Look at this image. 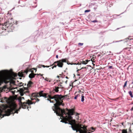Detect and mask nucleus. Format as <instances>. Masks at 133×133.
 <instances>
[{
	"mask_svg": "<svg viewBox=\"0 0 133 133\" xmlns=\"http://www.w3.org/2000/svg\"><path fill=\"white\" fill-rule=\"evenodd\" d=\"M32 83L31 81H29L28 83L27 84V86L28 87V88L30 87H31V85L32 84Z\"/></svg>",
	"mask_w": 133,
	"mask_h": 133,
	"instance_id": "9b49d317",
	"label": "nucleus"
},
{
	"mask_svg": "<svg viewBox=\"0 0 133 133\" xmlns=\"http://www.w3.org/2000/svg\"><path fill=\"white\" fill-rule=\"evenodd\" d=\"M129 94L130 95V97L131 98L133 97V95L132 94V92L131 91H130L129 92H128Z\"/></svg>",
	"mask_w": 133,
	"mask_h": 133,
	"instance_id": "ddd939ff",
	"label": "nucleus"
},
{
	"mask_svg": "<svg viewBox=\"0 0 133 133\" xmlns=\"http://www.w3.org/2000/svg\"><path fill=\"white\" fill-rule=\"evenodd\" d=\"M74 64H76V63H74Z\"/></svg>",
	"mask_w": 133,
	"mask_h": 133,
	"instance_id": "a19ab883",
	"label": "nucleus"
},
{
	"mask_svg": "<svg viewBox=\"0 0 133 133\" xmlns=\"http://www.w3.org/2000/svg\"><path fill=\"white\" fill-rule=\"evenodd\" d=\"M56 57L57 58H58V56L57 55L56 56Z\"/></svg>",
	"mask_w": 133,
	"mask_h": 133,
	"instance_id": "2f4dec72",
	"label": "nucleus"
},
{
	"mask_svg": "<svg viewBox=\"0 0 133 133\" xmlns=\"http://www.w3.org/2000/svg\"><path fill=\"white\" fill-rule=\"evenodd\" d=\"M36 74H34V73H31L29 74V77L30 78H32L34 77L35 76Z\"/></svg>",
	"mask_w": 133,
	"mask_h": 133,
	"instance_id": "9d476101",
	"label": "nucleus"
},
{
	"mask_svg": "<svg viewBox=\"0 0 133 133\" xmlns=\"http://www.w3.org/2000/svg\"><path fill=\"white\" fill-rule=\"evenodd\" d=\"M42 78H43V79H45V78H44V77H43Z\"/></svg>",
	"mask_w": 133,
	"mask_h": 133,
	"instance_id": "c9c22d12",
	"label": "nucleus"
},
{
	"mask_svg": "<svg viewBox=\"0 0 133 133\" xmlns=\"http://www.w3.org/2000/svg\"><path fill=\"white\" fill-rule=\"evenodd\" d=\"M130 110L131 111L133 110V107Z\"/></svg>",
	"mask_w": 133,
	"mask_h": 133,
	"instance_id": "7c9ffc66",
	"label": "nucleus"
},
{
	"mask_svg": "<svg viewBox=\"0 0 133 133\" xmlns=\"http://www.w3.org/2000/svg\"><path fill=\"white\" fill-rule=\"evenodd\" d=\"M66 58L62 59L61 60L55 62L53 65H54V64L55 63H57V65L59 67L62 68V67L63 65V62H66Z\"/></svg>",
	"mask_w": 133,
	"mask_h": 133,
	"instance_id": "20e7f679",
	"label": "nucleus"
},
{
	"mask_svg": "<svg viewBox=\"0 0 133 133\" xmlns=\"http://www.w3.org/2000/svg\"><path fill=\"white\" fill-rule=\"evenodd\" d=\"M41 66V65H39L38 66V67L39 68H40Z\"/></svg>",
	"mask_w": 133,
	"mask_h": 133,
	"instance_id": "c85d7f7f",
	"label": "nucleus"
},
{
	"mask_svg": "<svg viewBox=\"0 0 133 133\" xmlns=\"http://www.w3.org/2000/svg\"><path fill=\"white\" fill-rule=\"evenodd\" d=\"M59 87H55V91L56 92H58L59 91L58 89H59Z\"/></svg>",
	"mask_w": 133,
	"mask_h": 133,
	"instance_id": "4468645a",
	"label": "nucleus"
},
{
	"mask_svg": "<svg viewBox=\"0 0 133 133\" xmlns=\"http://www.w3.org/2000/svg\"><path fill=\"white\" fill-rule=\"evenodd\" d=\"M41 96L44 97L45 98H47L48 100L50 101L51 103H54L55 102H56L54 104V106L52 108L53 110L56 114V113H58L60 109L58 106L61 105L63 106H64V104L62 103L63 98L61 95H55L52 97L48 94L44 93L43 91H42L39 93H33L32 94L31 97V100H32L35 99L36 100L35 102H32L28 99L26 102H24L22 103L21 101L22 99H24V97H21L18 99L20 108L23 109L27 108L28 110H29V105L33 103L35 104L36 102L39 101V99L37 98Z\"/></svg>",
	"mask_w": 133,
	"mask_h": 133,
	"instance_id": "f257e3e1",
	"label": "nucleus"
},
{
	"mask_svg": "<svg viewBox=\"0 0 133 133\" xmlns=\"http://www.w3.org/2000/svg\"><path fill=\"white\" fill-rule=\"evenodd\" d=\"M78 115V114H76V115Z\"/></svg>",
	"mask_w": 133,
	"mask_h": 133,
	"instance_id": "37998d69",
	"label": "nucleus"
},
{
	"mask_svg": "<svg viewBox=\"0 0 133 133\" xmlns=\"http://www.w3.org/2000/svg\"><path fill=\"white\" fill-rule=\"evenodd\" d=\"M78 95L75 96V97H74V99H76L77 98V96H78Z\"/></svg>",
	"mask_w": 133,
	"mask_h": 133,
	"instance_id": "bb28decb",
	"label": "nucleus"
},
{
	"mask_svg": "<svg viewBox=\"0 0 133 133\" xmlns=\"http://www.w3.org/2000/svg\"><path fill=\"white\" fill-rule=\"evenodd\" d=\"M122 133H127V131L126 130H122Z\"/></svg>",
	"mask_w": 133,
	"mask_h": 133,
	"instance_id": "aec40b11",
	"label": "nucleus"
},
{
	"mask_svg": "<svg viewBox=\"0 0 133 133\" xmlns=\"http://www.w3.org/2000/svg\"><path fill=\"white\" fill-rule=\"evenodd\" d=\"M127 81H126L125 82V83H124V85L123 86V88L125 87V86H126L127 84Z\"/></svg>",
	"mask_w": 133,
	"mask_h": 133,
	"instance_id": "412c9836",
	"label": "nucleus"
},
{
	"mask_svg": "<svg viewBox=\"0 0 133 133\" xmlns=\"http://www.w3.org/2000/svg\"><path fill=\"white\" fill-rule=\"evenodd\" d=\"M66 78H68V77H66Z\"/></svg>",
	"mask_w": 133,
	"mask_h": 133,
	"instance_id": "e433bc0d",
	"label": "nucleus"
},
{
	"mask_svg": "<svg viewBox=\"0 0 133 133\" xmlns=\"http://www.w3.org/2000/svg\"><path fill=\"white\" fill-rule=\"evenodd\" d=\"M6 89L7 88L5 86H4L2 87H0V93L5 92Z\"/></svg>",
	"mask_w": 133,
	"mask_h": 133,
	"instance_id": "6e6552de",
	"label": "nucleus"
},
{
	"mask_svg": "<svg viewBox=\"0 0 133 133\" xmlns=\"http://www.w3.org/2000/svg\"><path fill=\"white\" fill-rule=\"evenodd\" d=\"M17 76V75L16 74H15V75H14V76Z\"/></svg>",
	"mask_w": 133,
	"mask_h": 133,
	"instance_id": "72a5a7b5",
	"label": "nucleus"
},
{
	"mask_svg": "<svg viewBox=\"0 0 133 133\" xmlns=\"http://www.w3.org/2000/svg\"><path fill=\"white\" fill-rule=\"evenodd\" d=\"M59 77V76H57V77Z\"/></svg>",
	"mask_w": 133,
	"mask_h": 133,
	"instance_id": "58836bf2",
	"label": "nucleus"
},
{
	"mask_svg": "<svg viewBox=\"0 0 133 133\" xmlns=\"http://www.w3.org/2000/svg\"><path fill=\"white\" fill-rule=\"evenodd\" d=\"M90 10H86L85 11V12H90Z\"/></svg>",
	"mask_w": 133,
	"mask_h": 133,
	"instance_id": "5701e85b",
	"label": "nucleus"
},
{
	"mask_svg": "<svg viewBox=\"0 0 133 133\" xmlns=\"http://www.w3.org/2000/svg\"><path fill=\"white\" fill-rule=\"evenodd\" d=\"M130 40H131V39H130L129 38H127L125 39L124 40V41L125 42H127L129 41Z\"/></svg>",
	"mask_w": 133,
	"mask_h": 133,
	"instance_id": "dca6fc26",
	"label": "nucleus"
},
{
	"mask_svg": "<svg viewBox=\"0 0 133 133\" xmlns=\"http://www.w3.org/2000/svg\"><path fill=\"white\" fill-rule=\"evenodd\" d=\"M15 90H14V91H11L12 93L13 94V95H14L15 93L17 92V91L18 90H17V89H16L15 88Z\"/></svg>",
	"mask_w": 133,
	"mask_h": 133,
	"instance_id": "f8f14e48",
	"label": "nucleus"
},
{
	"mask_svg": "<svg viewBox=\"0 0 133 133\" xmlns=\"http://www.w3.org/2000/svg\"><path fill=\"white\" fill-rule=\"evenodd\" d=\"M29 71H31L32 72H33V71L31 70L30 69H29V70L28 69L27 70H26V71L25 72L27 74L28 73V72Z\"/></svg>",
	"mask_w": 133,
	"mask_h": 133,
	"instance_id": "6ab92c4d",
	"label": "nucleus"
},
{
	"mask_svg": "<svg viewBox=\"0 0 133 133\" xmlns=\"http://www.w3.org/2000/svg\"><path fill=\"white\" fill-rule=\"evenodd\" d=\"M9 72L7 70H2L0 71V85L3 82L7 83L8 80L10 79V76L9 75Z\"/></svg>",
	"mask_w": 133,
	"mask_h": 133,
	"instance_id": "7ed1b4c3",
	"label": "nucleus"
},
{
	"mask_svg": "<svg viewBox=\"0 0 133 133\" xmlns=\"http://www.w3.org/2000/svg\"><path fill=\"white\" fill-rule=\"evenodd\" d=\"M74 113L73 109L62 110L60 108L58 113H56V115L61 116L60 118L62 119L61 122L71 125V126L72 129L76 130V132L79 131V133H87L89 131L88 133H90L96 130V128L91 127L87 129V126L80 124H76L75 120L73 119L71 116L74 115Z\"/></svg>",
	"mask_w": 133,
	"mask_h": 133,
	"instance_id": "f03ea898",
	"label": "nucleus"
},
{
	"mask_svg": "<svg viewBox=\"0 0 133 133\" xmlns=\"http://www.w3.org/2000/svg\"><path fill=\"white\" fill-rule=\"evenodd\" d=\"M56 66H57V65H55L54 66H53V67H52V69H53V68L54 67H56Z\"/></svg>",
	"mask_w": 133,
	"mask_h": 133,
	"instance_id": "a878e982",
	"label": "nucleus"
},
{
	"mask_svg": "<svg viewBox=\"0 0 133 133\" xmlns=\"http://www.w3.org/2000/svg\"><path fill=\"white\" fill-rule=\"evenodd\" d=\"M122 125H123V123H122Z\"/></svg>",
	"mask_w": 133,
	"mask_h": 133,
	"instance_id": "4c0bfd02",
	"label": "nucleus"
},
{
	"mask_svg": "<svg viewBox=\"0 0 133 133\" xmlns=\"http://www.w3.org/2000/svg\"><path fill=\"white\" fill-rule=\"evenodd\" d=\"M42 66L44 68V67H49V66H45L44 65H43Z\"/></svg>",
	"mask_w": 133,
	"mask_h": 133,
	"instance_id": "393cba45",
	"label": "nucleus"
},
{
	"mask_svg": "<svg viewBox=\"0 0 133 133\" xmlns=\"http://www.w3.org/2000/svg\"><path fill=\"white\" fill-rule=\"evenodd\" d=\"M89 61L88 60H86L85 61H81L80 62L81 63L80 64H79L78 63L77 64H79L80 65L81 64H86Z\"/></svg>",
	"mask_w": 133,
	"mask_h": 133,
	"instance_id": "1a4fd4ad",
	"label": "nucleus"
},
{
	"mask_svg": "<svg viewBox=\"0 0 133 133\" xmlns=\"http://www.w3.org/2000/svg\"><path fill=\"white\" fill-rule=\"evenodd\" d=\"M32 69H34L35 70H36V69L35 68H33Z\"/></svg>",
	"mask_w": 133,
	"mask_h": 133,
	"instance_id": "f704fd0d",
	"label": "nucleus"
},
{
	"mask_svg": "<svg viewBox=\"0 0 133 133\" xmlns=\"http://www.w3.org/2000/svg\"><path fill=\"white\" fill-rule=\"evenodd\" d=\"M112 68V66H110L109 67V69H111Z\"/></svg>",
	"mask_w": 133,
	"mask_h": 133,
	"instance_id": "c756f323",
	"label": "nucleus"
},
{
	"mask_svg": "<svg viewBox=\"0 0 133 133\" xmlns=\"http://www.w3.org/2000/svg\"><path fill=\"white\" fill-rule=\"evenodd\" d=\"M83 68H81V69H83Z\"/></svg>",
	"mask_w": 133,
	"mask_h": 133,
	"instance_id": "79ce46f5",
	"label": "nucleus"
},
{
	"mask_svg": "<svg viewBox=\"0 0 133 133\" xmlns=\"http://www.w3.org/2000/svg\"><path fill=\"white\" fill-rule=\"evenodd\" d=\"M20 95L21 96H23V95L24 94H25L26 93H29V89L28 88L24 87L23 88L21 89H20Z\"/></svg>",
	"mask_w": 133,
	"mask_h": 133,
	"instance_id": "423d86ee",
	"label": "nucleus"
},
{
	"mask_svg": "<svg viewBox=\"0 0 133 133\" xmlns=\"http://www.w3.org/2000/svg\"><path fill=\"white\" fill-rule=\"evenodd\" d=\"M93 22H97V21L96 20H94L92 21Z\"/></svg>",
	"mask_w": 133,
	"mask_h": 133,
	"instance_id": "cd10ccee",
	"label": "nucleus"
},
{
	"mask_svg": "<svg viewBox=\"0 0 133 133\" xmlns=\"http://www.w3.org/2000/svg\"><path fill=\"white\" fill-rule=\"evenodd\" d=\"M78 44L80 46H82L83 44V43H78Z\"/></svg>",
	"mask_w": 133,
	"mask_h": 133,
	"instance_id": "4be33fe9",
	"label": "nucleus"
},
{
	"mask_svg": "<svg viewBox=\"0 0 133 133\" xmlns=\"http://www.w3.org/2000/svg\"><path fill=\"white\" fill-rule=\"evenodd\" d=\"M84 96H82L81 101L82 102H83L84 101Z\"/></svg>",
	"mask_w": 133,
	"mask_h": 133,
	"instance_id": "a211bd4d",
	"label": "nucleus"
},
{
	"mask_svg": "<svg viewBox=\"0 0 133 133\" xmlns=\"http://www.w3.org/2000/svg\"><path fill=\"white\" fill-rule=\"evenodd\" d=\"M77 70V71H78V70Z\"/></svg>",
	"mask_w": 133,
	"mask_h": 133,
	"instance_id": "ea45409f",
	"label": "nucleus"
},
{
	"mask_svg": "<svg viewBox=\"0 0 133 133\" xmlns=\"http://www.w3.org/2000/svg\"><path fill=\"white\" fill-rule=\"evenodd\" d=\"M122 41V40H120L119 41H115H115H113V43H115V42H120V41Z\"/></svg>",
	"mask_w": 133,
	"mask_h": 133,
	"instance_id": "b1692460",
	"label": "nucleus"
},
{
	"mask_svg": "<svg viewBox=\"0 0 133 133\" xmlns=\"http://www.w3.org/2000/svg\"><path fill=\"white\" fill-rule=\"evenodd\" d=\"M18 75L20 77H22L23 76V74L22 73H21L20 72H19L18 73Z\"/></svg>",
	"mask_w": 133,
	"mask_h": 133,
	"instance_id": "2eb2a0df",
	"label": "nucleus"
},
{
	"mask_svg": "<svg viewBox=\"0 0 133 133\" xmlns=\"http://www.w3.org/2000/svg\"><path fill=\"white\" fill-rule=\"evenodd\" d=\"M38 75H40L41 76H42L43 75V74H38Z\"/></svg>",
	"mask_w": 133,
	"mask_h": 133,
	"instance_id": "473e14b6",
	"label": "nucleus"
},
{
	"mask_svg": "<svg viewBox=\"0 0 133 133\" xmlns=\"http://www.w3.org/2000/svg\"><path fill=\"white\" fill-rule=\"evenodd\" d=\"M16 105H15L13 109L10 108V109L8 110V111L9 113H6V116H9L11 114L15 113H18V111L19 110H16Z\"/></svg>",
	"mask_w": 133,
	"mask_h": 133,
	"instance_id": "39448f33",
	"label": "nucleus"
},
{
	"mask_svg": "<svg viewBox=\"0 0 133 133\" xmlns=\"http://www.w3.org/2000/svg\"><path fill=\"white\" fill-rule=\"evenodd\" d=\"M8 23L7 22L3 24L2 25L1 28L2 30H5L6 28L9 27V25H8Z\"/></svg>",
	"mask_w": 133,
	"mask_h": 133,
	"instance_id": "0eeeda50",
	"label": "nucleus"
},
{
	"mask_svg": "<svg viewBox=\"0 0 133 133\" xmlns=\"http://www.w3.org/2000/svg\"><path fill=\"white\" fill-rule=\"evenodd\" d=\"M45 80L47 82H51V81L49 80V79L47 77H46L45 78Z\"/></svg>",
	"mask_w": 133,
	"mask_h": 133,
	"instance_id": "f3484780",
	"label": "nucleus"
}]
</instances>
